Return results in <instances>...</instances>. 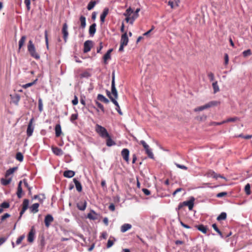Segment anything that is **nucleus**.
<instances>
[{
  "label": "nucleus",
  "mask_w": 252,
  "mask_h": 252,
  "mask_svg": "<svg viewBox=\"0 0 252 252\" xmlns=\"http://www.w3.org/2000/svg\"><path fill=\"white\" fill-rule=\"evenodd\" d=\"M229 58L228 55L227 54L224 55V64L227 65L228 63Z\"/></svg>",
  "instance_id": "62"
},
{
  "label": "nucleus",
  "mask_w": 252,
  "mask_h": 252,
  "mask_svg": "<svg viewBox=\"0 0 252 252\" xmlns=\"http://www.w3.org/2000/svg\"><path fill=\"white\" fill-rule=\"evenodd\" d=\"M212 87L214 90V93L215 94L220 91V88L218 85L217 81H215L213 83Z\"/></svg>",
  "instance_id": "35"
},
{
  "label": "nucleus",
  "mask_w": 252,
  "mask_h": 252,
  "mask_svg": "<svg viewBox=\"0 0 252 252\" xmlns=\"http://www.w3.org/2000/svg\"><path fill=\"white\" fill-rule=\"evenodd\" d=\"M245 190L247 194L249 195L251 193V187L249 184H247L245 187Z\"/></svg>",
  "instance_id": "44"
},
{
  "label": "nucleus",
  "mask_w": 252,
  "mask_h": 252,
  "mask_svg": "<svg viewBox=\"0 0 252 252\" xmlns=\"http://www.w3.org/2000/svg\"><path fill=\"white\" fill-rule=\"evenodd\" d=\"M73 182L75 184L77 190L78 192H81L82 190V187L81 183L76 179H73Z\"/></svg>",
  "instance_id": "28"
},
{
  "label": "nucleus",
  "mask_w": 252,
  "mask_h": 252,
  "mask_svg": "<svg viewBox=\"0 0 252 252\" xmlns=\"http://www.w3.org/2000/svg\"><path fill=\"white\" fill-rule=\"evenodd\" d=\"M109 12V9L108 8H105L103 10L102 13L100 15V21L102 23H103L105 21V18L106 16L108 15Z\"/></svg>",
  "instance_id": "25"
},
{
  "label": "nucleus",
  "mask_w": 252,
  "mask_h": 252,
  "mask_svg": "<svg viewBox=\"0 0 252 252\" xmlns=\"http://www.w3.org/2000/svg\"><path fill=\"white\" fill-rule=\"evenodd\" d=\"M175 165L179 168H180V169H184V170H187L188 169V167L187 166H185V165H181V164H178V163H175Z\"/></svg>",
  "instance_id": "57"
},
{
  "label": "nucleus",
  "mask_w": 252,
  "mask_h": 252,
  "mask_svg": "<svg viewBox=\"0 0 252 252\" xmlns=\"http://www.w3.org/2000/svg\"><path fill=\"white\" fill-rule=\"evenodd\" d=\"M128 42V38L126 32H125L122 34L121 39V44L127 45Z\"/></svg>",
  "instance_id": "18"
},
{
  "label": "nucleus",
  "mask_w": 252,
  "mask_h": 252,
  "mask_svg": "<svg viewBox=\"0 0 252 252\" xmlns=\"http://www.w3.org/2000/svg\"><path fill=\"white\" fill-rule=\"evenodd\" d=\"M87 206V202L86 201L84 202H80L77 204V208L81 211H84Z\"/></svg>",
  "instance_id": "21"
},
{
  "label": "nucleus",
  "mask_w": 252,
  "mask_h": 252,
  "mask_svg": "<svg viewBox=\"0 0 252 252\" xmlns=\"http://www.w3.org/2000/svg\"><path fill=\"white\" fill-rule=\"evenodd\" d=\"M93 214L94 215H96V213H95V212L94 211L92 210V211H91V213H89V214H88L87 217H88V218L89 219H90V220H94L96 219V218L95 216H94L93 215Z\"/></svg>",
  "instance_id": "40"
},
{
  "label": "nucleus",
  "mask_w": 252,
  "mask_h": 252,
  "mask_svg": "<svg viewBox=\"0 0 252 252\" xmlns=\"http://www.w3.org/2000/svg\"><path fill=\"white\" fill-rule=\"evenodd\" d=\"M105 138H106V144L108 147H111L112 146L116 145V142L111 139V136L109 134V136L106 137Z\"/></svg>",
  "instance_id": "23"
},
{
  "label": "nucleus",
  "mask_w": 252,
  "mask_h": 252,
  "mask_svg": "<svg viewBox=\"0 0 252 252\" xmlns=\"http://www.w3.org/2000/svg\"><path fill=\"white\" fill-rule=\"evenodd\" d=\"M107 95L110 98L111 101L116 105V109L117 111V112H118V113L120 115H122L123 113L120 109V107L118 102L116 101V100H115V98H113V97L112 96L110 92L108 91H107Z\"/></svg>",
  "instance_id": "6"
},
{
  "label": "nucleus",
  "mask_w": 252,
  "mask_h": 252,
  "mask_svg": "<svg viewBox=\"0 0 252 252\" xmlns=\"http://www.w3.org/2000/svg\"><path fill=\"white\" fill-rule=\"evenodd\" d=\"M208 76L211 81H213L215 79V76L214 74L210 72L208 73Z\"/></svg>",
  "instance_id": "56"
},
{
  "label": "nucleus",
  "mask_w": 252,
  "mask_h": 252,
  "mask_svg": "<svg viewBox=\"0 0 252 252\" xmlns=\"http://www.w3.org/2000/svg\"><path fill=\"white\" fill-rule=\"evenodd\" d=\"M54 221V218L51 215H47L44 219V223L46 227H49L51 222Z\"/></svg>",
  "instance_id": "12"
},
{
  "label": "nucleus",
  "mask_w": 252,
  "mask_h": 252,
  "mask_svg": "<svg viewBox=\"0 0 252 252\" xmlns=\"http://www.w3.org/2000/svg\"><path fill=\"white\" fill-rule=\"evenodd\" d=\"M227 193L226 192H221L218 193L216 195V196L218 198H221L223 196H225L227 195Z\"/></svg>",
  "instance_id": "53"
},
{
  "label": "nucleus",
  "mask_w": 252,
  "mask_h": 252,
  "mask_svg": "<svg viewBox=\"0 0 252 252\" xmlns=\"http://www.w3.org/2000/svg\"><path fill=\"white\" fill-rule=\"evenodd\" d=\"M113 49H109L106 53L103 56V62L105 64L107 63V60H110L111 59V53L112 52Z\"/></svg>",
  "instance_id": "17"
},
{
  "label": "nucleus",
  "mask_w": 252,
  "mask_h": 252,
  "mask_svg": "<svg viewBox=\"0 0 252 252\" xmlns=\"http://www.w3.org/2000/svg\"><path fill=\"white\" fill-rule=\"evenodd\" d=\"M95 103L97 105V107L103 112H104V109L103 105H102L99 102L96 101Z\"/></svg>",
  "instance_id": "54"
},
{
  "label": "nucleus",
  "mask_w": 252,
  "mask_h": 252,
  "mask_svg": "<svg viewBox=\"0 0 252 252\" xmlns=\"http://www.w3.org/2000/svg\"><path fill=\"white\" fill-rule=\"evenodd\" d=\"M24 2L26 5L28 10H30L31 9V0H25Z\"/></svg>",
  "instance_id": "52"
},
{
  "label": "nucleus",
  "mask_w": 252,
  "mask_h": 252,
  "mask_svg": "<svg viewBox=\"0 0 252 252\" xmlns=\"http://www.w3.org/2000/svg\"><path fill=\"white\" fill-rule=\"evenodd\" d=\"M23 182H24V184L25 187L28 189L29 190V194H31V189H32V188L29 186L27 180L25 179H24L23 180Z\"/></svg>",
  "instance_id": "48"
},
{
  "label": "nucleus",
  "mask_w": 252,
  "mask_h": 252,
  "mask_svg": "<svg viewBox=\"0 0 252 252\" xmlns=\"http://www.w3.org/2000/svg\"><path fill=\"white\" fill-rule=\"evenodd\" d=\"M226 213L225 212H222L217 218L218 221L221 220H225L226 219Z\"/></svg>",
  "instance_id": "37"
},
{
  "label": "nucleus",
  "mask_w": 252,
  "mask_h": 252,
  "mask_svg": "<svg viewBox=\"0 0 252 252\" xmlns=\"http://www.w3.org/2000/svg\"><path fill=\"white\" fill-rule=\"evenodd\" d=\"M10 97L12 102L16 105H18L20 100V95L18 94H16L15 95H10Z\"/></svg>",
  "instance_id": "19"
},
{
  "label": "nucleus",
  "mask_w": 252,
  "mask_h": 252,
  "mask_svg": "<svg viewBox=\"0 0 252 252\" xmlns=\"http://www.w3.org/2000/svg\"><path fill=\"white\" fill-rule=\"evenodd\" d=\"M140 143L143 146L148 156L151 158H154V154L152 152V150L150 148L149 146L147 144L144 140H141Z\"/></svg>",
  "instance_id": "5"
},
{
  "label": "nucleus",
  "mask_w": 252,
  "mask_h": 252,
  "mask_svg": "<svg viewBox=\"0 0 252 252\" xmlns=\"http://www.w3.org/2000/svg\"><path fill=\"white\" fill-rule=\"evenodd\" d=\"M10 215L8 213L4 214L2 216H1V220L3 221L5 220L6 219L10 217Z\"/></svg>",
  "instance_id": "60"
},
{
  "label": "nucleus",
  "mask_w": 252,
  "mask_h": 252,
  "mask_svg": "<svg viewBox=\"0 0 252 252\" xmlns=\"http://www.w3.org/2000/svg\"><path fill=\"white\" fill-rule=\"evenodd\" d=\"M28 51L29 52L30 55L36 60L40 59V55L36 51V49L32 41L30 40L28 44Z\"/></svg>",
  "instance_id": "1"
},
{
  "label": "nucleus",
  "mask_w": 252,
  "mask_h": 252,
  "mask_svg": "<svg viewBox=\"0 0 252 252\" xmlns=\"http://www.w3.org/2000/svg\"><path fill=\"white\" fill-rule=\"evenodd\" d=\"M93 46V41L91 40H87L84 43V53L89 52Z\"/></svg>",
  "instance_id": "11"
},
{
  "label": "nucleus",
  "mask_w": 252,
  "mask_h": 252,
  "mask_svg": "<svg viewBox=\"0 0 252 252\" xmlns=\"http://www.w3.org/2000/svg\"><path fill=\"white\" fill-rule=\"evenodd\" d=\"M112 83H111V92L112 94L114 95L113 98H115V100L118 97V94L116 88L115 87V72H113L112 75Z\"/></svg>",
  "instance_id": "4"
},
{
  "label": "nucleus",
  "mask_w": 252,
  "mask_h": 252,
  "mask_svg": "<svg viewBox=\"0 0 252 252\" xmlns=\"http://www.w3.org/2000/svg\"><path fill=\"white\" fill-rule=\"evenodd\" d=\"M243 55L244 57H247L252 55V52L250 49H248L244 51L243 53Z\"/></svg>",
  "instance_id": "45"
},
{
  "label": "nucleus",
  "mask_w": 252,
  "mask_h": 252,
  "mask_svg": "<svg viewBox=\"0 0 252 252\" xmlns=\"http://www.w3.org/2000/svg\"><path fill=\"white\" fill-rule=\"evenodd\" d=\"M55 134L56 136L59 137L60 136L62 133L61 126L60 124H57L55 126Z\"/></svg>",
  "instance_id": "27"
},
{
  "label": "nucleus",
  "mask_w": 252,
  "mask_h": 252,
  "mask_svg": "<svg viewBox=\"0 0 252 252\" xmlns=\"http://www.w3.org/2000/svg\"><path fill=\"white\" fill-rule=\"evenodd\" d=\"M180 223L181 224V225L184 227V228H186L187 229H189V228H190V227L187 225V224H186L185 223H184L183 221H182L181 220H180Z\"/></svg>",
  "instance_id": "64"
},
{
  "label": "nucleus",
  "mask_w": 252,
  "mask_h": 252,
  "mask_svg": "<svg viewBox=\"0 0 252 252\" xmlns=\"http://www.w3.org/2000/svg\"><path fill=\"white\" fill-rule=\"evenodd\" d=\"M24 238H25L24 235H22L20 236L16 240V244L17 245L20 244Z\"/></svg>",
  "instance_id": "49"
},
{
  "label": "nucleus",
  "mask_w": 252,
  "mask_h": 252,
  "mask_svg": "<svg viewBox=\"0 0 252 252\" xmlns=\"http://www.w3.org/2000/svg\"><path fill=\"white\" fill-rule=\"evenodd\" d=\"M78 118V115L77 114H73L70 117V121L73 122L76 120Z\"/></svg>",
  "instance_id": "58"
},
{
  "label": "nucleus",
  "mask_w": 252,
  "mask_h": 252,
  "mask_svg": "<svg viewBox=\"0 0 252 252\" xmlns=\"http://www.w3.org/2000/svg\"><path fill=\"white\" fill-rule=\"evenodd\" d=\"M26 40V36L25 35H23L21 37L18 43V52H20L22 48L24 45L25 42Z\"/></svg>",
  "instance_id": "16"
},
{
  "label": "nucleus",
  "mask_w": 252,
  "mask_h": 252,
  "mask_svg": "<svg viewBox=\"0 0 252 252\" xmlns=\"http://www.w3.org/2000/svg\"><path fill=\"white\" fill-rule=\"evenodd\" d=\"M38 109L41 112L43 111V104L41 98H39L38 101Z\"/></svg>",
  "instance_id": "46"
},
{
  "label": "nucleus",
  "mask_w": 252,
  "mask_h": 252,
  "mask_svg": "<svg viewBox=\"0 0 252 252\" xmlns=\"http://www.w3.org/2000/svg\"><path fill=\"white\" fill-rule=\"evenodd\" d=\"M97 1L95 0L91 1L87 6V9L89 10H92L96 4Z\"/></svg>",
  "instance_id": "36"
},
{
  "label": "nucleus",
  "mask_w": 252,
  "mask_h": 252,
  "mask_svg": "<svg viewBox=\"0 0 252 252\" xmlns=\"http://www.w3.org/2000/svg\"><path fill=\"white\" fill-rule=\"evenodd\" d=\"M195 227H196L198 230L202 232L204 234H206L207 232L208 228L207 226H204L203 224L195 225Z\"/></svg>",
  "instance_id": "24"
},
{
  "label": "nucleus",
  "mask_w": 252,
  "mask_h": 252,
  "mask_svg": "<svg viewBox=\"0 0 252 252\" xmlns=\"http://www.w3.org/2000/svg\"><path fill=\"white\" fill-rule=\"evenodd\" d=\"M29 204V200L27 199H25L23 200L22 204V209L20 213V217L19 219H20L23 214L25 213L26 210L28 208Z\"/></svg>",
  "instance_id": "8"
},
{
  "label": "nucleus",
  "mask_w": 252,
  "mask_h": 252,
  "mask_svg": "<svg viewBox=\"0 0 252 252\" xmlns=\"http://www.w3.org/2000/svg\"><path fill=\"white\" fill-rule=\"evenodd\" d=\"M63 176L66 178H71L75 175V172L72 170H66L63 172Z\"/></svg>",
  "instance_id": "26"
},
{
  "label": "nucleus",
  "mask_w": 252,
  "mask_h": 252,
  "mask_svg": "<svg viewBox=\"0 0 252 252\" xmlns=\"http://www.w3.org/2000/svg\"><path fill=\"white\" fill-rule=\"evenodd\" d=\"M33 121V118L31 119L28 126L27 129V134L28 137H30L31 136H32L33 131L34 127L32 126Z\"/></svg>",
  "instance_id": "7"
},
{
  "label": "nucleus",
  "mask_w": 252,
  "mask_h": 252,
  "mask_svg": "<svg viewBox=\"0 0 252 252\" xmlns=\"http://www.w3.org/2000/svg\"><path fill=\"white\" fill-rule=\"evenodd\" d=\"M240 119L239 118L237 117H233V118H229L226 119V120L224 121V123H229V122H235L236 121H239Z\"/></svg>",
  "instance_id": "38"
},
{
  "label": "nucleus",
  "mask_w": 252,
  "mask_h": 252,
  "mask_svg": "<svg viewBox=\"0 0 252 252\" xmlns=\"http://www.w3.org/2000/svg\"><path fill=\"white\" fill-rule=\"evenodd\" d=\"M22 181H20L19 182L18 188H17V195L19 198H20L22 197V193L23 191L22 188Z\"/></svg>",
  "instance_id": "31"
},
{
  "label": "nucleus",
  "mask_w": 252,
  "mask_h": 252,
  "mask_svg": "<svg viewBox=\"0 0 252 252\" xmlns=\"http://www.w3.org/2000/svg\"><path fill=\"white\" fill-rule=\"evenodd\" d=\"M23 155L20 152H18L16 155V159L19 161H22L23 160Z\"/></svg>",
  "instance_id": "42"
},
{
  "label": "nucleus",
  "mask_w": 252,
  "mask_h": 252,
  "mask_svg": "<svg viewBox=\"0 0 252 252\" xmlns=\"http://www.w3.org/2000/svg\"><path fill=\"white\" fill-rule=\"evenodd\" d=\"M39 204L37 203L33 204L30 208L31 212L32 213H36L38 212Z\"/></svg>",
  "instance_id": "22"
},
{
  "label": "nucleus",
  "mask_w": 252,
  "mask_h": 252,
  "mask_svg": "<svg viewBox=\"0 0 252 252\" xmlns=\"http://www.w3.org/2000/svg\"><path fill=\"white\" fill-rule=\"evenodd\" d=\"M95 130L99 135L102 138H105L106 137L109 136V133L107 129L102 126L96 124L95 127Z\"/></svg>",
  "instance_id": "2"
},
{
  "label": "nucleus",
  "mask_w": 252,
  "mask_h": 252,
  "mask_svg": "<svg viewBox=\"0 0 252 252\" xmlns=\"http://www.w3.org/2000/svg\"><path fill=\"white\" fill-rule=\"evenodd\" d=\"M37 79H35V80H34L33 82H31V83H27V84H24L22 86V87L24 88V89H27L29 87H30L31 86H32V85H34L36 81H37Z\"/></svg>",
  "instance_id": "41"
},
{
  "label": "nucleus",
  "mask_w": 252,
  "mask_h": 252,
  "mask_svg": "<svg viewBox=\"0 0 252 252\" xmlns=\"http://www.w3.org/2000/svg\"><path fill=\"white\" fill-rule=\"evenodd\" d=\"M52 151L53 153L56 155V156H62L63 155V153L62 151V150L57 147H52Z\"/></svg>",
  "instance_id": "15"
},
{
  "label": "nucleus",
  "mask_w": 252,
  "mask_h": 252,
  "mask_svg": "<svg viewBox=\"0 0 252 252\" xmlns=\"http://www.w3.org/2000/svg\"><path fill=\"white\" fill-rule=\"evenodd\" d=\"M79 20L80 22V27L82 29H84L86 26V18L84 16L82 15L80 17Z\"/></svg>",
  "instance_id": "32"
},
{
  "label": "nucleus",
  "mask_w": 252,
  "mask_h": 252,
  "mask_svg": "<svg viewBox=\"0 0 252 252\" xmlns=\"http://www.w3.org/2000/svg\"><path fill=\"white\" fill-rule=\"evenodd\" d=\"M142 191L144 192V193L146 195H149L151 193L150 191L147 189H143Z\"/></svg>",
  "instance_id": "63"
},
{
  "label": "nucleus",
  "mask_w": 252,
  "mask_h": 252,
  "mask_svg": "<svg viewBox=\"0 0 252 252\" xmlns=\"http://www.w3.org/2000/svg\"><path fill=\"white\" fill-rule=\"evenodd\" d=\"M207 175H208V176L212 177L214 178H215L216 179H218L219 177L221 178H223V176H222L220 174H217L213 170H209L207 172Z\"/></svg>",
  "instance_id": "20"
},
{
  "label": "nucleus",
  "mask_w": 252,
  "mask_h": 252,
  "mask_svg": "<svg viewBox=\"0 0 252 252\" xmlns=\"http://www.w3.org/2000/svg\"><path fill=\"white\" fill-rule=\"evenodd\" d=\"M67 28H68V26H67V23H64L63 26L62 32L63 34V39H64L65 42H66L67 39L68 37V32L67 31Z\"/></svg>",
  "instance_id": "10"
},
{
  "label": "nucleus",
  "mask_w": 252,
  "mask_h": 252,
  "mask_svg": "<svg viewBox=\"0 0 252 252\" xmlns=\"http://www.w3.org/2000/svg\"><path fill=\"white\" fill-rule=\"evenodd\" d=\"M133 11L132 9L129 7L126 10V13L125 14V16H130L132 13H133Z\"/></svg>",
  "instance_id": "50"
},
{
  "label": "nucleus",
  "mask_w": 252,
  "mask_h": 252,
  "mask_svg": "<svg viewBox=\"0 0 252 252\" xmlns=\"http://www.w3.org/2000/svg\"><path fill=\"white\" fill-rule=\"evenodd\" d=\"M97 98L99 101H101L105 103H108L109 101L106 98L105 96H104L102 94H98L97 97Z\"/></svg>",
  "instance_id": "33"
},
{
  "label": "nucleus",
  "mask_w": 252,
  "mask_h": 252,
  "mask_svg": "<svg viewBox=\"0 0 252 252\" xmlns=\"http://www.w3.org/2000/svg\"><path fill=\"white\" fill-rule=\"evenodd\" d=\"M17 167H14L10 168L8 170H7L5 173V177H7L11 174H13L15 172V171H16L17 170Z\"/></svg>",
  "instance_id": "34"
},
{
  "label": "nucleus",
  "mask_w": 252,
  "mask_h": 252,
  "mask_svg": "<svg viewBox=\"0 0 252 252\" xmlns=\"http://www.w3.org/2000/svg\"><path fill=\"white\" fill-rule=\"evenodd\" d=\"M11 179L10 178L8 179L2 178L1 179V183L4 186H7L11 182Z\"/></svg>",
  "instance_id": "43"
},
{
  "label": "nucleus",
  "mask_w": 252,
  "mask_h": 252,
  "mask_svg": "<svg viewBox=\"0 0 252 252\" xmlns=\"http://www.w3.org/2000/svg\"><path fill=\"white\" fill-rule=\"evenodd\" d=\"M212 227L214 228V229L219 234V235L221 237H223V236L222 235V233L221 232L220 230V229L218 228L217 225L216 223H214L212 224Z\"/></svg>",
  "instance_id": "39"
},
{
  "label": "nucleus",
  "mask_w": 252,
  "mask_h": 252,
  "mask_svg": "<svg viewBox=\"0 0 252 252\" xmlns=\"http://www.w3.org/2000/svg\"><path fill=\"white\" fill-rule=\"evenodd\" d=\"M0 207L2 208H8L9 207V204L8 202H4L0 204Z\"/></svg>",
  "instance_id": "55"
},
{
  "label": "nucleus",
  "mask_w": 252,
  "mask_h": 252,
  "mask_svg": "<svg viewBox=\"0 0 252 252\" xmlns=\"http://www.w3.org/2000/svg\"><path fill=\"white\" fill-rule=\"evenodd\" d=\"M121 156L123 157L124 160H125L127 163H128L129 156V150L126 148L123 149L121 152Z\"/></svg>",
  "instance_id": "9"
},
{
  "label": "nucleus",
  "mask_w": 252,
  "mask_h": 252,
  "mask_svg": "<svg viewBox=\"0 0 252 252\" xmlns=\"http://www.w3.org/2000/svg\"><path fill=\"white\" fill-rule=\"evenodd\" d=\"M96 24L95 23L91 25L89 28V34L91 36H94L96 32Z\"/></svg>",
  "instance_id": "30"
},
{
  "label": "nucleus",
  "mask_w": 252,
  "mask_h": 252,
  "mask_svg": "<svg viewBox=\"0 0 252 252\" xmlns=\"http://www.w3.org/2000/svg\"><path fill=\"white\" fill-rule=\"evenodd\" d=\"M35 231L33 227L32 228L28 235V241L30 243H32L34 241Z\"/></svg>",
  "instance_id": "14"
},
{
  "label": "nucleus",
  "mask_w": 252,
  "mask_h": 252,
  "mask_svg": "<svg viewBox=\"0 0 252 252\" xmlns=\"http://www.w3.org/2000/svg\"><path fill=\"white\" fill-rule=\"evenodd\" d=\"M113 240H111L110 238L108 240V241L107 242V247L108 248L111 247L113 245L114 241H115L116 240L114 238H113Z\"/></svg>",
  "instance_id": "47"
},
{
  "label": "nucleus",
  "mask_w": 252,
  "mask_h": 252,
  "mask_svg": "<svg viewBox=\"0 0 252 252\" xmlns=\"http://www.w3.org/2000/svg\"><path fill=\"white\" fill-rule=\"evenodd\" d=\"M132 226L131 224L128 223H125L123 225H122L121 227V231L122 232L124 233L130 229L131 228Z\"/></svg>",
  "instance_id": "29"
},
{
  "label": "nucleus",
  "mask_w": 252,
  "mask_h": 252,
  "mask_svg": "<svg viewBox=\"0 0 252 252\" xmlns=\"http://www.w3.org/2000/svg\"><path fill=\"white\" fill-rule=\"evenodd\" d=\"M194 201V198L192 197L189 200L184 201L183 204L185 206H188L189 210H191L193 207Z\"/></svg>",
  "instance_id": "13"
},
{
  "label": "nucleus",
  "mask_w": 252,
  "mask_h": 252,
  "mask_svg": "<svg viewBox=\"0 0 252 252\" xmlns=\"http://www.w3.org/2000/svg\"><path fill=\"white\" fill-rule=\"evenodd\" d=\"M220 104V102L219 101H211L208 103L205 104L204 105L201 106L199 107H198L197 108H195L194 109V111L197 112V111H201L204 110V109H208L209 108H210L213 106H217Z\"/></svg>",
  "instance_id": "3"
},
{
  "label": "nucleus",
  "mask_w": 252,
  "mask_h": 252,
  "mask_svg": "<svg viewBox=\"0 0 252 252\" xmlns=\"http://www.w3.org/2000/svg\"><path fill=\"white\" fill-rule=\"evenodd\" d=\"M45 42L47 48L49 47V43H48V32L47 31H45Z\"/></svg>",
  "instance_id": "51"
},
{
  "label": "nucleus",
  "mask_w": 252,
  "mask_h": 252,
  "mask_svg": "<svg viewBox=\"0 0 252 252\" xmlns=\"http://www.w3.org/2000/svg\"><path fill=\"white\" fill-rule=\"evenodd\" d=\"M78 100L76 95L74 96V99L72 100V103L73 105H76L78 104Z\"/></svg>",
  "instance_id": "59"
},
{
  "label": "nucleus",
  "mask_w": 252,
  "mask_h": 252,
  "mask_svg": "<svg viewBox=\"0 0 252 252\" xmlns=\"http://www.w3.org/2000/svg\"><path fill=\"white\" fill-rule=\"evenodd\" d=\"M223 124H224V121L221 122H220V123L213 122L211 123L210 125L211 126H218V125H221Z\"/></svg>",
  "instance_id": "61"
}]
</instances>
